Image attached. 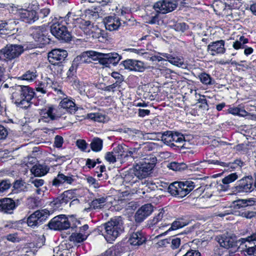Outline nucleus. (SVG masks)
Returning <instances> with one entry per match:
<instances>
[{
	"instance_id": "obj_10",
	"label": "nucleus",
	"mask_w": 256,
	"mask_h": 256,
	"mask_svg": "<svg viewBox=\"0 0 256 256\" xmlns=\"http://www.w3.org/2000/svg\"><path fill=\"white\" fill-rule=\"evenodd\" d=\"M172 220V218L168 213L162 210L152 220H150V225L153 226L158 224V227L162 228L170 225L171 226Z\"/></svg>"
},
{
	"instance_id": "obj_12",
	"label": "nucleus",
	"mask_w": 256,
	"mask_h": 256,
	"mask_svg": "<svg viewBox=\"0 0 256 256\" xmlns=\"http://www.w3.org/2000/svg\"><path fill=\"white\" fill-rule=\"evenodd\" d=\"M253 179L252 176L244 177L239 180L235 186L232 188L233 192H249L253 190Z\"/></svg>"
},
{
	"instance_id": "obj_59",
	"label": "nucleus",
	"mask_w": 256,
	"mask_h": 256,
	"mask_svg": "<svg viewBox=\"0 0 256 256\" xmlns=\"http://www.w3.org/2000/svg\"><path fill=\"white\" fill-rule=\"evenodd\" d=\"M77 67V64L75 63L74 61L72 64V66L69 68L68 71L67 73L68 77H72L75 74L76 71Z\"/></svg>"
},
{
	"instance_id": "obj_17",
	"label": "nucleus",
	"mask_w": 256,
	"mask_h": 256,
	"mask_svg": "<svg viewBox=\"0 0 256 256\" xmlns=\"http://www.w3.org/2000/svg\"><path fill=\"white\" fill-rule=\"evenodd\" d=\"M10 92L12 94V99L17 106L24 108V90L22 85L15 84L10 87Z\"/></svg>"
},
{
	"instance_id": "obj_32",
	"label": "nucleus",
	"mask_w": 256,
	"mask_h": 256,
	"mask_svg": "<svg viewBox=\"0 0 256 256\" xmlns=\"http://www.w3.org/2000/svg\"><path fill=\"white\" fill-rule=\"evenodd\" d=\"M189 223V221L185 219L184 216L176 218L175 220H172V222L171 226L168 229L162 234L166 233L168 231L176 230L178 228H182L184 226H187Z\"/></svg>"
},
{
	"instance_id": "obj_23",
	"label": "nucleus",
	"mask_w": 256,
	"mask_h": 256,
	"mask_svg": "<svg viewBox=\"0 0 256 256\" xmlns=\"http://www.w3.org/2000/svg\"><path fill=\"white\" fill-rule=\"evenodd\" d=\"M153 211V206L151 204H146L140 208L135 214V220L137 222H141L150 216Z\"/></svg>"
},
{
	"instance_id": "obj_20",
	"label": "nucleus",
	"mask_w": 256,
	"mask_h": 256,
	"mask_svg": "<svg viewBox=\"0 0 256 256\" xmlns=\"http://www.w3.org/2000/svg\"><path fill=\"white\" fill-rule=\"evenodd\" d=\"M44 28L41 27H37L34 28L32 34V38L40 44L45 45L49 44L51 41L49 36L46 35Z\"/></svg>"
},
{
	"instance_id": "obj_4",
	"label": "nucleus",
	"mask_w": 256,
	"mask_h": 256,
	"mask_svg": "<svg viewBox=\"0 0 256 256\" xmlns=\"http://www.w3.org/2000/svg\"><path fill=\"white\" fill-rule=\"evenodd\" d=\"M89 54L90 56L92 58L96 57V58L98 59L100 64L106 66H108L110 64H116L122 58L121 56L116 52L103 54L91 51ZM94 59L95 58H94Z\"/></svg>"
},
{
	"instance_id": "obj_64",
	"label": "nucleus",
	"mask_w": 256,
	"mask_h": 256,
	"mask_svg": "<svg viewBox=\"0 0 256 256\" xmlns=\"http://www.w3.org/2000/svg\"><path fill=\"white\" fill-rule=\"evenodd\" d=\"M245 252L248 256H256V245L246 248Z\"/></svg>"
},
{
	"instance_id": "obj_36",
	"label": "nucleus",
	"mask_w": 256,
	"mask_h": 256,
	"mask_svg": "<svg viewBox=\"0 0 256 256\" xmlns=\"http://www.w3.org/2000/svg\"><path fill=\"white\" fill-rule=\"evenodd\" d=\"M238 178V176L236 173H232L222 179V182L223 184L222 188L226 190L229 188V184Z\"/></svg>"
},
{
	"instance_id": "obj_55",
	"label": "nucleus",
	"mask_w": 256,
	"mask_h": 256,
	"mask_svg": "<svg viewBox=\"0 0 256 256\" xmlns=\"http://www.w3.org/2000/svg\"><path fill=\"white\" fill-rule=\"evenodd\" d=\"M6 238L8 240L12 242H18L21 240L17 233L8 234L6 236Z\"/></svg>"
},
{
	"instance_id": "obj_35",
	"label": "nucleus",
	"mask_w": 256,
	"mask_h": 256,
	"mask_svg": "<svg viewBox=\"0 0 256 256\" xmlns=\"http://www.w3.org/2000/svg\"><path fill=\"white\" fill-rule=\"evenodd\" d=\"M49 170V168L45 165L36 164L31 169V172L36 176L45 175Z\"/></svg>"
},
{
	"instance_id": "obj_58",
	"label": "nucleus",
	"mask_w": 256,
	"mask_h": 256,
	"mask_svg": "<svg viewBox=\"0 0 256 256\" xmlns=\"http://www.w3.org/2000/svg\"><path fill=\"white\" fill-rule=\"evenodd\" d=\"M180 244V238H176L170 239V247L172 249L174 250L178 248Z\"/></svg>"
},
{
	"instance_id": "obj_28",
	"label": "nucleus",
	"mask_w": 256,
	"mask_h": 256,
	"mask_svg": "<svg viewBox=\"0 0 256 256\" xmlns=\"http://www.w3.org/2000/svg\"><path fill=\"white\" fill-rule=\"evenodd\" d=\"M146 238L142 232L138 230L130 234L128 242L131 245L138 246L142 244Z\"/></svg>"
},
{
	"instance_id": "obj_14",
	"label": "nucleus",
	"mask_w": 256,
	"mask_h": 256,
	"mask_svg": "<svg viewBox=\"0 0 256 256\" xmlns=\"http://www.w3.org/2000/svg\"><path fill=\"white\" fill-rule=\"evenodd\" d=\"M18 22L16 20H9L7 21H0V35L13 34L16 33L18 28L16 26Z\"/></svg>"
},
{
	"instance_id": "obj_50",
	"label": "nucleus",
	"mask_w": 256,
	"mask_h": 256,
	"mask_svg": "<svg viewBox=\"0 0 256 256\" xmlns=\"http://www.w3.org/2000/svg\"><path fill=\"white\" fill-rule=\"evenodd\" d=\"M74 85L81 94H86L88 86L84 82L80 81H76L74 82Z\"/></svg>"
},
{
	"instance_id": "obj_11",
	"label": "nucleus",
	"mask_w": 256,
	"mask_h": 256,
	"mask_svg": "<svg viewBox=\"0 0 256 256\" xmlns=\"http://www.w3.org/2000/svg\"><path fill=\"white\" fill-rule=\"evenodd\" d=\"M48 227L54 230H64L70 226V222L64 215H60L54 218L48 224Z\"/></svg>"
},
{
	"instance_id": "obj_1",
	"label": "nucleus",
	"mask_w": 256,
	"mask_h": 256,
	"mask_svg": "<svg viewBox=\"0 0 256 256\" xmlns=\"http://www.w3.org/2000/svg\"><path fill=\"white\" fill-rule=\"evenodd\" d=\"M106 237L108 240H114L124 231L123 219L121 216L114 217L104 225Z\"/></svg>"
},
{
	"instance_id": "obj_63",
	"label": "nucleus",
	"mask_w": 256,
	"mask_h": 256,
	"mask_svg": "<svg viewBox=\"0 0 256 256\" xmlns=\"http://www.w3.org/2000/svg\"><path fill=\"white\" fill-rule=\"evenodd\" d=\"M64 142V139L60 136H56L54 138V145L56 148H60L62 146Z\"/></svg>"
},
{
	"instance_id": "obj_60",
	"label": "nucleus",
	"mask_w": 256,
	"mask_h": 256,
	"mask_svg": "<svg viewBox=\"0 0 256 256\" xmlns=\"http://www.w3.org/2000/svg\"><path fill=\"white\" fill-rule=\"evenodd\" d=\"M30 182L33 184L36 188H38L40 186H43L44 180L39 178H31L30 180Z\"/></svg>"
},
{
	"instance_id": "obj_24",
	"label": "nucleus",
	"mask_w": 256,
	"mask_h": 256,
	"mask_svg": "<svg viewBox=\"0 0 256 256\" xmlns=\"http://www.w3.org/2000/svg\"><path fill=\"white\" fill-rule=\"evenodd\" d=\"M15 202L10 198L0 199V212L7 214H12L16 208Z\"/></svg>"
},
{
	"instance_id": "obj_51",
	"label": "nucleus",
	"mask_w": 256,
	"mask_h": 256,
	"mask_svg": "<svg viewBox=\"0 0 256 256\" xmlns=\"http://www.w3.org/2000/svg\"><path fill=\"white\" fill-rule=\"evenodd\" d=\"M86 16L88 17L90 19L96 20L99 18V14L98 11H96L93 10H86Z\"/></svg>"
},
{
	"instance_id": "obj_57",
	"label": "nucleus",
	"mask_w": 256,
	"mask_h": 256,
	"mask_svg": "<svg viewBox=\"0 0 256 256\" xmlns=\"http://www.w3.org/2000/svg\"><path fill=\"white\" fill-rule=\"evenodd\" d=\"M111 76L114 79L116 80V81L114 83L118 84L119 86H120V84L124 80L123 76L119 72H112L111 74Z\"/></svg>"
},
{
	"instance_id": "obj_54",
	"label": "nucleus",
	"mask_w": 256,
	"mask_h": 256,
	"mask_svg": "<svg viewBox=\"0 0 256 256\" xmlns=\"http://www.w3.org/2000/svg\"><path fill=\"white\" fill-rule=\"evenodd\" d=\"M172 28L177 32H184L187 28L184 22H176L172 26Z\"/></svg>"
},
{
	"instance_id": "obj_40",
	"label": "nucleus",
	"mask_w": 256,
	"mask_h": 256,
	"mask_svg": "<svg viewBox=\"0 0 256 256\" xmlns=\"http://www.w3.org/2000/svg\"><path fill=\"white\" fill-rule=\"evenodd\" d=\"M199 79L202 83L205 85H212L215 83V80L210 76L206 72H202L198 75Z\"/></svg>"
},
{
	"instance_id": "obj_16",
	"label": "nucleus",
	"mask_w": 256,
	"mask_h": 256,
	"mask_svg": "<svg viewBox=\"0 0 256 256\" xmlns=\"http://www.w3.org/2000/svg\"><path fill=\"white\" fill-rule=\"evenodd\" d=\"M66 50L62 49H54L48 54L49 62L53 65L61 64L67 57Z\"/></svg>"
},
{
	"instance_id": "obj_39",
	"label": "nucleus",
	"mask_w": 256,
	"mask_h": 256,
	"mask_svg": "<svg viewBox=\"0 0 256 256\" xmlns=\"http://www.w3.org/2000/svg\"><path fill=\"white\" fill-rule=\"evenodd\" d=\"M90 145L94 152H98L100 151L102 148L103 141L99 138H94Z\"/></svg>"
},
{
	"instance_id": "obj_8",
	"label": "nucleus",
	"mask_w": 256,
	"mask_h": 256,
	"mask_svg": "<svg viewBox=\"0 0 256 256\" xmlns=\"http://www.w3.org/2000/svg\"><path fill=\"white\" fill-rule=\"evenodd\" d=\"M161 140L166 144L170 146H182L184 142V136L178 133L166 131L161 136Z\"/></svg>"
},
{
	"instance_id": "obj_42",
	"label": "nucleus",
	"mask_w": 256,
	"mask_h": 256,
	"mask_svg": "<svg viewBox=\"0 0 256 256\" xmlns=\"http://www.w3.org/2000/svg\"><path fill=\"white\" fill-rule=\"evenodd\" d=\"M88 236V234H82L80 232L72 233L70 237V240L74 242L80 243L85 240Z\"/></svg>"
},
{
	"instance_id": "obj_41",
	"label": "nucleus",
	"mask_w": 256,
	"mask_h": 256,
	"mask_svg": "<svg viewBox=\"0 0 256 256\" xmlns=\"http://www.w3.org/2000/svg\"><path fill=\"white\" fill-rule=\"evenodd\" d=\"M178 184V182H174L170 184L168 188V191L172 195L182 198V196L180 194V190Z\"/></svg>"
},
{
	"instance_id": "obj_5",
	"label": "nucleus",
	"mask_w": 256,
	"mask_h": 256,
	"mask_svg": "<svg viewBox=\"0 0 256 256\" xmlns=\"http://www.w3.org/2000/svg\"><path fill=\"white\" fill-rule=\"evenodd\" d=\"M50 32L56 38L65 42L71 40L72 36L67 28L58 22H54L50 26Z\"/></svg>"
},
{
	"instance_id": "obj_25",
	"label": "nucleus",
	"mask_w": 256,
	"mask_h": 256,
	"mask_svg": "<svg viewBox=\"0 0 256 256\" xmlns=\"http://www.w3.org/2000/svg\"><path fill=\"white\" fill-rule=\"evenodd\" d=\"M107 197L100 196L94 198L90 203L88 204V206L85 208L84 211L89 212L92 210H100L104 208L106 204Z\"/></svg>"
},
{
	"instance_id": "obj_15",
	"label": "nucleus",
	"mask_w": 256,
	"mask_h": 256,
	"mask_svg": "<svg viewBox=\"0 0 256 256\" xmlns=\"http://www.w3.org/2000/svg\"><path fill=\"white\" fill-rule=\"evenodd\" d=\"M75 190H68L64 191L60 196L58 197L54 200V204L59 206L60 204H66L69 201L73 199L70 202V206L72 203L78 202V200L76 198Z\"/></svg>"
},
{
	"instance_id": "obj_48",
	"label": "nucleus",
	"mask_w": 256,
	"mask_h": 256,
	"mask_svg": "<svg viewBox=\"0 0 256 256\" xmlns=\"http://www.w3.org/2000/svg\"><path fill=\"white\" fill-rule=\"evenodd\" d=\"M186 167L184 164L172 162L169 164L168 168L175 171H180L184 170Z\"/></svg>"
},
{
	"instance_id": "obj_19",
	"label": "nucleus",
	"mask_w": 256,
	"mask_h": 256,
	"mask_svg": "<svg viewBox=\"0 0 256 256\" xmlns=\"http://www.w3.org/2000/svg\"><path fill=\"white\" fill-rule=\"evenodd\" d=\"M56 84L54 83V82L48 78H46L43 80L36 88L37 92H40L42 94H44L48 92L50 89H54V90H57L56 88ZM62 94V92L60 90H58V93Z\"/></svg>"
},
{
	"instance_id": "obj_7",
	"label": "nucleus",
	"mask_w": 256,
	"mask_h": 256,
	"mask_svg": "<svg viewBox=\"0 0 256 256\" xmlns=\"http://www.w3.org/2000/svg\"><path fill=\"white\" fill-rule=\"evenodd\" d=\"M124 182L130 186L136 184V186H140V184L145 185L146 187L151 190H154L156 186L154 184L152 183L148 180H142L139 179V177L137 176L136 172H134V169L132 171L128 172L125 174L124 177Z\"/></svg>"
},
{
	"instance_id": "obj_31",
	"label": "nucleus",
	"mask_w": 256,
	"mask_h": 256,
	"mask_svg": "<svg viewBox=\"0 0 256 256\" xmlns=\"http://www.w3.org/2000/svg\"><path fill=\"white\" fill-rule=\"evenodd\" d=\"M178 186L180 188V195L182 198L185 196L194 188V182L192 181H186L178 182Z\"/></svg>"
},
{
	"instance_id": "obj_53",
	"label": "nucleus",
	"mask_w": 256,
	"mask_h": 256,
	"mask_svg": "<svg viewBox=\"0 0 256 256\" xmlns=\"http://www.w3.org/2000/svg\"><path fill=\"white\" fill-rule=\"evenodd\" d=\"M118 20H120V19L117 17H114L112 16L106 17L104 20L106 28L112 25L113 22H118Z\"/></svg>"
},
{
	"instance_id": "obj_62",
	"label": "nucleus",
	"mask_w": 256,
	"mask_h": 256,
	"mask_svg": "<svg viewBox=\"0 0 256 256\" xmlns=\"http://www.w3.org/2000/svg\"><path fill=\"white\" fill-rule=\"evenodd\" d=\"M76 146L82 150L84 151L87 148V144L84 140H78L76 141Z\"/></svg>"
},
{
	"instance_id": "obj_52",
	"label": "nucleus",
	"mask_w": 256,
	"mask_h": 256,
	"mask_svg": "<svg viewBox=\"0 0 256 256\" xmlns=\"http://www.w3.org/2000/svg\"><path fill=\"white\" fill-rule=\"evenodd\" d=\"M122 64L126 69L130 70H134V60L128 59L122 61Z\"/></svg>"
},
{
	"instance_id": "obj_29",
	"label": "nucleus",
	"mask_w": 256,
	"mask_h": 256,
	"mask_svg": "<svg viewBox=\"0 0 256 256\" xmlns=\"http://www.w3.org/2000/svg\"><path fill=\"white\" fill-rule=\"evenodd\" d=\"M24 90V108H26L31 104V100L34 98L35 92L34 90L28 86H22Z\"/></svg>"
},
{
	"instance_id": "obj_38",
	"label": "nucleus",
	"mask_w": 256,
	"mask_h": 256,
	"mask_svg": "<svg viewBox=\"0 0 256 256\" xmlns=\"http://www.w3.org/2000/svg\"><path fill=\"white\" fill-rule=\"evenodd\" d=\"M134 132L135 134L140 133L141 135L143 136V138L145 139L156 140H159L160 138H161V136L162 134L160 132H152V133H145L143 134V132L138 130H134Z\"/></svg>"
},
{
	"instance_id": "obj_34",
	"label": "nucleus",
	"mask_w": 256,
	"mask_h": 256,
	"mask_svg": "<svg viewBox=\"0 0 256 256\" xmlns=\"http://www.w3.org/2000/svg\"><path fill=\"white\" fill-rule=\"evenodd\" d=\"M158 54L166 58L170 64L174 66L178 67H182L184 64L183 58H181L178 56H172L166 53L158 52Z\"/></svg>"
},
{
	"instance_id": "obj_21",
	"label": "nucleus",
	"mask_w": 256,
	"mask_h": 256,
	"mask_svg": "<svg viewBox=\"0 0 256 256\" xmlns=\"http://www.w3.org/2000/svg\"><path fill=\"white\" fill-rule=\"evenodd\" d=\"M224 44L225 42L224 40L212 42L208 46L207 51L212 56L224 54L226 52Z\"/></svg>"
},
{
	"instance_id": "obj_22",
	"label": "nucleus",
	"mask_w": 256,
	"mask_h": 256,
	"mask_svg": "<svg viewBox=\"0 0 256 256\" xmlns=\"http://www.w3.org/2000/svg\"><path fill=\"white\" fill-rule=\"evenodd\" d=\"M20 20L28 24H32L38 19L37 12L33 10L22 9L19 12Z\"/></svg>"
},
{
	"instance_id": "obj_44",
	"label": "nucleus",
	"mask_w": 256,
	"mask_h": 256,
	"mask_svg": "<svg viewBox=\"0 0 256 256\" xmlns=\"http://www.w3.org/2000/svg\"><path fill=\"white\" fill-rule=\"evenodd\" d=\"M131 52H134L136 54H138L140 56H142L144 57V58L146 60H150V56L152 54V52H146L144 49H135L132 48L130 50Z\"/></svg>"
},
{
	"instance_id": "obj_45",
	"label": "nucleus",
	"mask_w": 256,
	"mask_h": 256,
	"mask_svg": "<svg viewBox=\"0 0 256 256\" xmlns=\"http://www.w3.org/2000/svg\"><path fill=\"white\" fill-rule=\"evenodd\" d=\"M146 68L143 62L134 60V71L143 72Z\"/></svg>"
},
{
	"instance_id": "obj_47",
	"label": "nucleus",
	"mask_w": 256,
	"mask_h": 256,
	"mask_svg": "<svg viewBox=\"0 0 256 256\" xmlns=\"http://www.w3.org/2000/svg\"><path fill=\"white\" fill-rule=\"evenodd\" d=\"M11 182L9 180H0V194L2 193L11 186Z\"/></svg>"
},
{
	"instance_id": "obj_37",
	"label": "nucleus",
	"mask_w": 256,
	"mask_h": 256,
	"mask_svg": "<svg viewBox=\"0 0 256 256\" xmlns=\"http://www.w3.org/2000/svg\"><path fill=\"white\" fill-rule=\"evenodd\" d=\"M37 76V72L36 70H28L21 76L18 77V79L32 82L36 78Z\"/></svg>"
},
{
	"instance_id": "obj_13",
	"label": "nucleus",
	"mask_w": 256,
	"mask_h": 256,
	"mask_svg": "<svg viewBox=\"0 0 256 256\" xmlns=\"http://www.w3.org/2000/svg\"><path fill=\"white\" fill-rule=\"evenodd\" d=\"M136 151V148L133 149V150H128L121 146H118L114 148V152L117 153V160H120L121 163L132 162L134 160L133 154Z\"/></svg>"
},
{
	"instance_id": "obj_33",
	"label": "nucleus",
	"mask_w": 256,
	"mask_h": 256,
	"mask_svg": "<svg viewBox=\"0 0 256 256\" xmlns=\"http://www.w3.org/2000/svg\"><path fill=\"white\" fill-rule=\"evenodd\" d=\"M59 106L61 108L66 109L67 112L70 114L74 112L76 110L74 102L67 98H64L61 100Z\"/></svg>"
},
{
	"instance_id": "obj_49",
	"label": "nucleus",
	"mask_w": 256,
	"mask_h": 256,
	"mask_svg": "<svg viewBox=\"0 0 256 256\" xmlns=\"http://www.w3.org/2000/svg\"><path fill=\"white\" fill-rule=\"evenodd\" d=\"M105 159L108 162L114 163L116 162L117 160V153L114 151L112 152H107L105 155Z\"/></svg>"
},
{
	"instance_id": "obj_2",
	"label": "nucleus",
	"mask_w": 256,
	"mask_h": 256,
	"mask_svg": "<svg viewBox=\"0 0 256 256\" xmlns=\"http://www.w3.org/2000/svg\"><path fill=\"white\" fill-rule=\"evenodd\" d=\"M157 159L155 156L148 155L141 160L138 163L136 164L134 166V172L139 179L145 178L149 176L154 167Z\"/></svg>"
},
{
	"instance_id": "obj_30",
	"label": "nucleus",
	"mask_w": 256,
	"mask_h": 256,
	"mask_svg": "<svg viewBox=\"0 0 256 256\" xmlns=\"http://www.w3.org/2000/svg\"><path fill=\"white\" fill-rule=\"evenodd\" d=\"M216 239L220 246L226 248L232 247L235 243L234 238L225 234L217 236Z\"/></svg>"
},
{
	"instance_id": "obj_9",
	"label": "nucleus",
	"mask_w": 256,
	"mask_h": 256,
	"mask_svg": "<svg viewBox=\"0 0 256 256\" xmlns=\"http://www.w3.org/2000/svg\"><path fill=\"white\" fill-rule=\"evenodd\" d=\"M176 0H160L153 5V8L157 12L167 14L174 10L177 7Z\"/></svg>"
},
{
	"instance_id": "obj_43",
	"label": "nucleus",
	"mask_w": 256,
	"mask_h": 256,
	"mask_svg": "<svg viewBox=\"0 0 256 256\" xmlns=\"http://www.w3.org/2000/svg\"><path fill=\"white\" fill-rule=\"evenodd\" d=\"M28 185L22 180H17L14 182L13 187L18 192H26L28 190Z\"/></svg>"
},
{
	"instance_id": "obj_46",
	"label": "nucleus",
	"mask_w": 256,
	"mask_h": 256,
	"mask_svg": "<svg viewBox=\"0 0 256 256\" xmlns=\"http://www.w3.org/2000/svg\"><path fill=\"white\" fill-rule=\"evenodd\" d=\"M87 117L94 121L103 122L104 120V116L100 113H90L88 114Z\"/></svg>"
},
{
	"instance_id": "obj_6",
	"label": "nucleus",
	"mask_w": 256,
	"mask_h": 256,
	"mask_svg": "<svg viewBox=\"0 0 256 256\" xmlns=\"http://www.w3.org/2000/svg\"><path fill=\"white\" fill-rule=\"evenodd\" d=\"M50 216V212L46 209L38 210L31 214L27 219L28 226L35 228L42 224Z\"/></svg>"
},
{
	"instance_id": "obj_26",
	"label": "nucleus",
	"mask_w": 256,
	"mask_h": 256,
	"mask_svg": "<svg viewBox=\"0 0 256 256\" xmlns=\"http://www.w3.org/2000/svg\"><path fill=\"white\" fill-rule=\"evenodd\" d=\"M76 180L75 176L68 174L65 175L59 173L57 176L52 180V185L58 186L61 184H71Z\"/></svg>"
},
{
	"instance_id": "obj_61",
	"label": "nucleus",
	"mask_w": 256,
	"mask_h": 256,
	"mask_svg": "<svg viewBox=\"0 0 256 256\" xmlns=\"http://www.w3.org/2000/svg\"><path fill=\"white\" fill-rule=\"evenodd\" d=\"M158 14L156 12L154 16L148 17L146 22L149 24H155L158 22Z\"/></svg>"
},
{
	"instance_id": "obj_18",
	"label": "nucleus",
	"mask_w": 256,
	"mask_h": 256,
	"mask_svg": "<svg viewBox=\"0 0 256 256\" xmlns=\"http://www.w3.org/2000/svg\"><path fill=\"white\" fill-rule=\"evenodd\" d=\"M40 114L41 118L40 121L42 120L46 122L58 120L60 117V114H58L56 110L52 106H50L42 110Z\"/></svg>"
},
{
	"instance_id": "obj_3",
	"label": "nucleus",
	"mask_w": 256,
	"mask_h": 256,
	"mask_svg": "<svg viewBox=\"0 0 256 256\" xmlns=\"http://www.w3.org/2000/svg\"><path fill=\"white\" fill-rule=\"evenodd\" d=\"M24 52L20 44H7L0 51V59L11 60L18 58Z\"/></svg>"
},
{
	"instance_id": "obj_56",
	"label": "nucleus",
	"mask_w": 256,
	"mask_h": 256,
	"mask_svg": "<svg viewBox=\"0 0 256 256\" xmlns=\"http://www.w3.org/2000/svg\"><path fill=\"white\" fill-rule=\"evenodd\" d=\"M170 238H165L159 240L156 244V246L157 248H165L170 245Z\"/></svg>"
},
{
	"instance_id": "obj_27",
	"label": "nucleus",
	"mask_w": 256,
	"mask_h": 256,
	"mask_svg": "<svg viewBox=\"0 0 256 256\" xmlns=\"http://www.w3.org/2000/svg\"><path fill=\"white\" fill-rule=\"evenodd\" d=\"M204 164L208 163V164H217L221 166L226 167L228 170L230 168H236L237 166H241L243 164V162L240 160H236L233 162L226 163L222 162H220L218 160H206L202 162Z\"/></svg>"
}]
</instances>
